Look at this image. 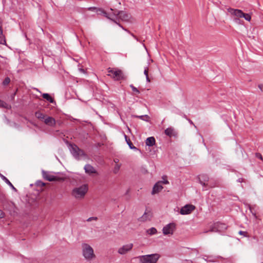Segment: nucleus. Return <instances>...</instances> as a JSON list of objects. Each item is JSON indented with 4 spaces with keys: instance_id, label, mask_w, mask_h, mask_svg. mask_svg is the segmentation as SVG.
I'll use <instances>...</instances> for the list:
<instances>
[{
    "instance_id": "obj_14",
    "label": "nucleus",
    "mask_w": 263,
    "mask_h": 263,
    "mask_svg": "<svg viewBox=\"0 0 263 263\" xmlns=\"http://www.w3.org/2000/svg\"><path fill=\"white\" fill-rule=\"evenodd\" d=\"M164 133L166 135L168 136L169 137H177L178 133L175 130L174 128L173 127H170L167 128L164 130Z\"/></svg>"
},
{
    "instance_id": "obj_36",
    "label": "nucleus",
    "mask_w": 263,
    "mask_h": 263,
    "mask_svg": "<svg viewBox=\"0 0 263 263\" xmlns=\"http://www.w3.org/2000/svg\"><path fill=\"white\" fill-rule=\"evenodd\" d=\"M148 67H146L144 68V74H145V76L146 77H147V76H148Z\"/></svg>"
},
{
    "instance_id": "obj_29",
    "label": "nucleus",
    "mask_w": 263,
    "mask_h": 263,
    "mask_svg": "<svg viewBox=\"0 0 263 263\" xmlns=\"http://www.w3.org/2000/svg\"><path fill=\"white\" fill-rule=\"evenodd\" d=\"M146 232L149 235H153L157 233V230L156 228L153 227L148 229Z\"/></svg>"
},
{
    "instance_id": "obj_30",
    "label": "nucleus",
    "mask_w": 263,
    "mask_h": 263,
    "mask_svg": "<svg viewBox=\"0 0 263 263\" xmlns=\"http://www.w3.org/2000/svg\"><path fill=\"white\" fill-rule=\"evenodd\" d=\"M10 79L7 77L5 78V79L4 80L2 84L4 86H7V85H8L10 83Z\"/></svg>"
},
{
    "instance_id": "obj_34",
    "label": "nucleus",
    "mask_w": 263,
    "mask_h": 263,
    "mask_svg": "<svg viewBox=\"0 0 263 263\" xmlns=\"http://www.w3.org/2000/svg\"><path fill=\"white\" fill-rule=\"evenodd\" d=\"M238 234L241 235H243L245 237H247L248 233L246 231H239Z\"/></svg>"
},
{
    "instance_id": "obj_8",
    "label": "nucleus",
    "mask_w": 263,
    "mask_h": 263,
    "mask_svg": "<svg viewBox=\"0 0 263 263\" xmlns=\"http://www.w3.org/2000/svg\"><path fill=\"white\" fill-rule=\"evenodd\" d=\"M159 254L155 253L141 256V263H156L160 258Z\"/></svg>"
},
{
    "instance_id": "obj_23",
    "label": "nucleus",
    "mask_w": 263,
    "mask_h": 263,
    "mask_svg": "<svg viewBox=\"0 0 263 263\" xmlns=\"http://www.w3.org/2000/svg\"><path fill=\"white\" fill-rule=\"evenodd\" d=\"M124 138L127 144H128L130 149H134L136 151L138 150V148L136 147L135 146H134L130 139L128 138L127 136H126L125 134H124Z\"/></svg>"
},
{
    "instance_id": "obj_7",
    "label": "nucleus",
    "mask_w": 263,
    "mask_h": 263,
    "mask_svg": "<svg viewBox=\"0 0 263 263\" xmlns=\"http://www.w3.org/2000/svg\"><path fill=\"white\" fill-rule=\"evenodd\" d=\"M82 252L84 258L87 260H90L95 257L92 248L87 243L82 245Z\"/></svg>"
},
{
    "instance_id": "obj_38",
    "label": "nucleus",
    "mask_w": 263,
    "mask_h": 263,
    "mask_svg": "<svg viewBox=\"0 0 263 263\" xmlns=\"http://www.w3.org/2000/svg\"><path fill=\"white\" fill-rule=\"evenodd\" d=\"M97 217H89L87 220V221H91V220H97Z\"/></svg>"
},
{
    "instance_id": "obj_35",
    "label": "nucleus",
    "mask_w": 263,
    "mask_h": 263,
    "mask_svg": "<svg viewBox=\"0 0 263 263\" xmlns=\"http://www.w3.org/2000/svg\"><path fill=\"white\" fill-rule=\"evenodd\" d=\"M240 17H236V18H234L233 20H234V21L236 23H237V24H240V23H240L241 21H240Z\"/></svg>"
},
{
    "instance_id": "obj_19",
    "label": "nucleus",
    "mask_w": 263,
    "mask_h": 263,
    "mask_svg": "<svg viewBox=\"0 0 263 263\" xmlns=\"http://www.w3.org/2000/svg\"><path fill=\"white\" fill-rule=\"evenodd\" d=\"M152 217V214L150 211L148 212H146L145 211L143 215L139 218V220L141 221H145L147 220H150Z\"/></svg>"
},
{
    "instance_id": "obj_47",
    "label": "nucleus",
    "mask_w": 263,
    "mask_h": 263,
    "mask_svg": "<svg viewBox=\"0 0 263 263\" xmlns=\"http://www.w3.org/2000/svg\"><path fill=\"white\" fill-rule=\"evenodd\" d=\"M146 81L147 82H151V80H150V79L148 77V76H147V77H146Z\"/></svg>"
},
{
    "instance_id": "obj_16",
    "label": "nucleus",
    "mask_w": 263,
    "mask_h": 263,
    "mask_svg": "<svg viewBox=\"0 0 263 263\" xmlns=\"http://www.w3.org/2000/svg\"><path fill=\"white\" fill-rule=\"evenodd\" d=\"M163 189V186L161 185V182H158L154 185L152 194L154 195L155 194L160 192Z\"/></svg>"
},
{
    "instance_id": "obj_3",
    "label": "nucleus",
    "mask_w": 263,
    "mask_h": 263,
    "mask_svg": "<svg viewBox=\"0 0 263 263\" xmlns=\"http://www.w3.org/2000/svg\"><path fill=\"white\" fill-rule=\"evenodd\" d=\"M70 153L76 159H79L80 157L86 156V154L81 149H80L76 144L69 143L68 145Z\"/></svg>"
},
{
    "instance_id": "obj_31",
    "label": "nucleus",
    "mask_w": 263,
    "mask_h": 263,
    "mask_svg": "<svg viewBox=\"0 0 263 263\" xmlns=\"http://www.w3.org/2000/svg\"><path fill=\"white\" fill-rule=\"evenodd\" d=\"M203 186V191L206 190L207 189L206 187H211L212 186H209L208 183H206L207 182H199Z\"/></svg>"
},
{
    "instance_id": "obj_40",
    "label": "nucleus",
    "mask_w": 263,
    "mask_h": 263,
    "mask_svg": "<svg viewBox=\"0 0 263 263\" xmlns=\"http://www.w3.org/2000/svg\"><path fill=\"white\" fill-rule=\"evenodd\" d=\"M187 120L188 121V122L190 123V124L194 125V127H196V126L195 125V124H194L193 122L191 119L188 118V119H187Z\"/></svg>"
},
{
    "instance_id": "obj_37",
    "label": "nucleus",
    "mask_w": 263,
    "mask_h": 263,
    "mask_svg": "<svg viewBox=\"0 0 263 263\" xmlns=\"http://www.w3.org/2000/svg\"><path fill=\"white\" fill-rule=\"evenodd\" d=\"M5 216V214L4 212L2 210H0V219L4 218Z\"/></svg>"
},
{
    "instance_id": "obj_25",
    "label": "nucleus",
    "mask_w": 263,
    "mask_h": 263,
    "mask_svg": "<svg viewBox=\"0 0 263 263\" xmlns=\"http://www.w3.org/2000/svg\"><path fill=\"white\" fill-rule=\"evenodd\" d=\"M198 179L199 182H208L209 178L207 175L202 174L198 176Z\"/></svg>"
},
{
    "instance_id": "obj_20",
    "label": "nucleus",
    "mask_w": 263,
    "mask_h": 263,
    "mask_svg": "<svg viewBox=\"0 0 263 263\" xmlns=\"http://www.w3.org/2000/svg\"><path fill=\"white\" fill-rule=\"evenodd\" d=\"M0 44L6 45V41L5 35L3 34L2 24L0 22Z\"/></svg>"
},
{
    "instance_id": "obj_5",
    "label": "nucleus",
    "mask_w": 263,
    "mask_h": 263,
    "mask_svg": "<svg viewBox=\"0 0 263 263\" xmlns=\"http://www.w3.org/2000/svg\"><path fill=\"white\" fill-rule=\"evenodd\" d=\"M115 19L117 21L119 20L123 22H129L130 21L132 16L130 14L127 13L124 11H119L115 9Z\"/></svg>"
},
{
    "instance_id": "obj_4",
    "label": "nucleus",
    "mask_w": 263,
    "mask_h": 263,
    "mask_svg": "<svg viewBox=\"0 0 263 263\" xmlns=\"http://www.w3.org/2000/svg\"><path fill=\"white\" fill-rule=\"evenodd\" d=\"M107 70L108 72V75L116 81L126 79V77H125L122 71L120 69H114L109 67L108 68Z\"/></svg>"
},
{
    "instance_id": "obj_33",
    "label": "nucleus",
    "mask_w": 263,
    "mask_h": 263,
    "mask_svg": "<svg viewBox=\"0 0 263 263\" xmlns=\"http://www.w3.org/2000/svg\"><path fill=\"white\" fill-rule=\"evenodd\" d=\"M36 185L38 186L43 187L45 186V183L41 180H38L36 182Z\"/></svg>"
},
{
    "instance_id": "obj_46",
    "label": "nucleus",
    "mask_w": 263,
    "mask_h": 263,
    "mask_svg": "<svg viewBox=\"0 0 263 263\" xmlns=\"http://www.w3.org/2000/svg\"><path fill=\"white\" fill-rule=\"evenodd\" d=\"M182 117L184 118V119H185L186 120H187V119H188L187 116L186 115H185L184 114H183V115H182Z\"/></svg>"
},
{
    "instance_id": "obj_32",
    "label": "nucleus",
    "mask_w": 263,
    "mask_h": 263,
    "mask_svg": "<svg viewBox=\"0 0 263 263\" xmlns=\"http://www.w3.org/2000/svg\"><path fill=\"white\" fill-rule=\"evenodd\" d=\"M129 87L132 88V90L136 92L137 94L140 93V91L136 87H135L133 84H130L129 85Z\"/></svg>"
},
{
    "instance_id": "obj_49",
    "label": "nucleus",
    "mask_w": 263,
    "mask_h": 263,
    "mask_svg": "<svg viewBox=\"0 0 263 263\" xmlns=\"http://www.w3.org/2000/svg\"><path fill=\"white\" fill-rule=\"evenodd\" d=\"M132 36H133L135 39H136L137 40H138L137 37L135 35H134L133 34H132Z\"/></svg>"
},
{
    "instance_id": "obj_42",
    "label": "nucleus",
    "mask_w": 263,
    "mask_h": 263,
    "mask_svg": "<svg viewBox=\"0 0 263 263\" xmlns=\"http://www.w3.org/2000/svg\"><path fill=\"white\" fill-rule=\"evenodd\" d=\"M243 181H244V179L242 178H240L238 179L237 180V181L238 182H240V183L243 182Z\"/></svg>"
},
{
    "instance_id": "obj_21",
    "label": "nucleus",
    "mask_w": 263,
    "mask_h": 263,
    "mask_svg": "<svg viewBox=\"0 0 263 263\" xmlns=\"http://www.w3.org/2000/svg\"><path fill=\"white\" fill-rule=\"evenodd\" d=\"M0 177L4 180L14 192H17V189L13 186L11 182L3 174L0 173Z\"/></svg>"
},
{
    "instance_id": "obj_15",
    "label": "nucleus",
    "mask_w": 263,
    "mask_h": 263,
    "mask_svg": "<svg viewBox=\"0 0 263 263\" xmlns=\"http://www.w3.org/2000/svg\"><path fill=\"white\" fill-rule=\"evenodd\" d=\"M43 122L46 125L50 127H54L56 124L55 120L52 117H46Z\"/></svg>"
},
{
    "instance_id": "obj_27",
    "label": "nucleus",
    "mask_w": 263,
    "mask_h": 263,
    "mask_svg": "<svg viewBox=\"0 0 263 263\" xmlns=\"http://www.w3.org/2000/svg\"><path fill=\"white\" fill-rule=\"evenodd\" d=\"M134 117L147 122L148 121L149 118V117L147 115L142 116L134 115Z\"/></svg>"
},
{
    "instance_id": "obj_48",
    "label": "nucleus",
    "mask_w": 263,
    "mask_h": 263,
    "mask_svg": "<svg viewBox=\"0 0 263 263\" xmlns=\"http://www.w3.org/2000/svg\"><path fill=\"white\" fill-rule=\"evenodd\" d=\"M79 70H80L81 72H83V73H84V72H85V70H84V69L80 68V69H79Z\"/></svg>"
},
{
    "instance_id": "obj_12",
    "label": "nucleus",
    "mask_w": 263,
    "mask_h": 263,
    "mask_svg": "<svg viewBox=\"0 0 263 263\" xmlns=\"http://www.w3.org/2000/svg\"><path fill=\"white\" fill-rule=\"evenodd\" d=\"M195 209V206L192 204H186L180 211L181 215H187L191 213Z\"/></svg>"
},
{
    "instance_id": "obj_17",
    "label": "nucleus",
    "mask_w": 263,
    "mask_h": 263,
    "mask_svg": "<svg viewBox=\"0 0 263 263\" xmlns=\"http://www.w3.org/2000/svg\"><path fill=\"white\" fill-rule=\"evenodd\" d=\"M4 206H5V209L9 211L10 212L14 211L15 206L13 202L7 201L4 203Z\"/></svg>"
},
{
    "instance_id": "obj_39",
    "label": "nucleus",
    "mask_w": 263,
    "mask_h": 263,
    "mask_svg": "<svg viewBox=\"0 0 263 263\" xmlns=\"http://www.w3.org/2000/svg\"><path fill=\"white\" fill-rule=\"evenodd\" d=\"M119 168H120V166H118V165H117V166L115 167V169H114V173L116 174V173L118 172V171H119Z\"/></svg>"
},
{
    "instance_id": "obj_13",
    "label": "nucleus",
    "mask_w": 263,
    "mask_h": 263,
    "mask_svg": "<svg viewBox=\"0 0 263 263\" xmlns=\"http://www.w3.org/2000/svg\"><path fill=\"white\" fill-rule=\"evenodd\" d=\"M133 247V244L130 243L123 246L118 249V252L121 255L125 254L128 251H130Z\"/></svg>"
},
{
    "instance_id": "obj_43",
    "label": "nucleus",
    "mask_w": 263,
    "mask_h": 263,
    "mask_svg": "<svg viewBox=\"0 0 263 263\" xmlns=\"http://www.w3.org/2000/svg\"><path fill=\"white\" fill-rule=\"evenodd\" d=\"M258 88L260 89V90L263 92V85L259 84L258 85Z\"/></svg>"
},
{
    "instance_id": "obj_2",
    "label": "nucleus",
    "mask_w": 263,
    "mask_h": 263,
    "mask_svg": "<svg viewBox=\"0 0 263 263\" xmlns=\"http://www.w3.org/2000/svg\"><path fill=\"white\" fill-rule=\"evenodd\" d=\"M70 153L76 159H79L80 157L86 156V154L81 149H80L76 144L69 143L68 145Z\"/></svg>"
},
{
    "instance_id": "obj_44",
    "label": "nucleus",
    "mask_w": 263,
    "mask_h": 263,
    "mask_svg": "<svg viewBox=\"0 0 263 263\" xmlns=\"http://www.w3.org/2000/svg\"><path fill=\"white\" fill-rule=\"evenodd\" d=\"M102 145H103V144H102V143H97L96 144V147H101Z\"/></svg>"
},
{
    "instance_id": "obj_11",
    "label": "nucleus",
    "mask_w": 263,
    "mask_h": 263,
    "mask_svg": "<svg viewBox=\"0 0 263 263\" xmlns=\"http://www.w3.org/2000/svg\"><path fill=\"white\" fill-rule=\"evenodd\" d=\"M176 229V224L174 222L170 223L163 228L162 232L164 235H172Z\"/></svg>"
},
{
    "instance_id": "obj_1",
    "label": "nucleus",
    "mask_w": 263,
    "mask_h": 263,
    "mask_svg": "<svg viewBox=\"0 0 263 263\" xmlns=\"http://www.w3.org/2000/svg\"><path fill=\"white\" fill-rule=\"evenodd\" d=\"M88 190L87 185L83 184L79 187L74 188L72 191L71 195L77 199L83 198L87 193Z\"/></svg>"
},
{
    "instance_id": "obj_24",
    "label": "nucleus",
    "mask_w": 263,
    "mask_h": 263,
    "mask_svg": "<svg viewBox=\"0 0 263 263\" xmlns=\"http://www.w3.org/2000/svg\"><path fill=\"white\" fill-rule=\"evenodd\" d=\"M42 97L51 103H55L54 99L49 93H44L42 95Z\"/></svg>"
},
{
    "instance_id": "obj_22",
    "label": "nucleus",
    "mask_w": 263,
    "mask_h": 263,
    "mask_svg": "<svg viewBox=\"0 0 263 263\" xmlns=\"http://www.w3.org/2000/svg\"><path fill=\"white\" fill-rule=\"evenodd\" d=\"M156 142L155 139L154 137H150L146 139L145 143L147 146H152L155 145Z\"/></svg>"
},
{
    "instance_id": "obj_41",
    "label": "nucleus",
    "mask_w": 263,
    "mask_h": 263,
    "mask_svg": "<svg viewBox=\"0 0 263 263\" xmlns=\"http://www.w3.org/2000/svg\"><path fill=\"white\" fill-rule=\"evenodd\" d=\"M256 157L260 159H262V156L259 153H256Z\"/></svg>"
},
{
    "instance_id": "obj_45",
    "label": "nucleus",
    "mask_w": 263,
    "mask_h": 263,
    "mask_svg": "<svg viewBox=\"0 0 263 263\" xmlns=\"http://www.w3.org/2000/svg\"><path fill=\"white\" fill-rule=\"evenodd\" d=\"M161 184L162 183L164 184H168L169 183V182L167 180H165L163 181H161Z\"/></svg>"
},
{
    "instance_id": "obj_18",
    "label": "nucleus",
    "mask_w": 263,
    "mask_h": 263,
    "mask_svg": "<svg viewBox=\"0 0 263 263\" xmlns=\"http://www.w3.org/2000/svg\"><path fill=\"white\" fill-rule=\"evenodd\" d=\"M84 170L85 173L89 175L96 173V171L94 167L89 164H87L85 165Z\"/></svg>"
},
{
    "instance_id": "obj_9",
    "label": "nucleus",
    "mask_w": 263,
    "mask_h": 263,
    "mask_svg": "<svg viewBox=\"0 0 263 263\" xmlns=\"http://www.w3.org/2000/svg\"><path fill=\"white\" fill-rule=\"evenodd\" d=\"M99 11L101 12V14L103 15L106 18L109 19L112 22L115 23V24H117L119 27L122 28L123 29L126 30V29H125L118 22H117V21L115 19V9H113L112 8L110 9V12H107L105 10H104L102 9H99Z\"/></svg>"
},
{
    "instance_id": "obj_6",
    "label": "nucleus",
    "mask_w": 263,
    "mask_h": 263,
    "mask_svg": "<svg viewBox=\"0 0 263 263\" xmlns=\"http://www.w3.org/2000/svg\"><path fill=\"white\" fill-rule=\"evenodd\" d=\"M228 11L232 15L236 17H243L247 21H250L251 20V15L250 14L245 13L241 10L230 8L228 9Z\"/></svg>"
},
{
    "instance_id": "obj_26",
    "label": "nucleus",
    "mask_w": 263,
    "mask_h": 263,
    "mask_svg": "<svg viewBox=\"0 0 263 263\" xmlns=\"http://www.w3.org/2000/svg\"><path fill=\"white\" fill-rule=\"evenodd\" d=\"M35 116L36 118L40 120L41 121H43L46 116L44 114L42 113L40 111H37L35 112Z\"/></svg>"
},
{
    "instance_id": "obj_10",
    "label": "nucleus",
    "mask_w": 263,
    "mask_h": 263,
    "mask_svg": "<svg viewBox=\"0 0 263 263\" xmlns=\"http://www.w3.org/2000/svg\"><path fill=\"white\" fill-rule=\"evenodd\" d=\"M42 176L44 179L49 181H63L64 179L58 176L50 174L48 172L43 170L42 172Z\"/></svg>"
},
{
    "instance_id": "obj_28",
    "label": "nucleus",
    "mask_w": 263,
    "mask_h": 263,
    "mask_svg": "<svg viewBox=\"0 0 263 263\" xmlns=\"http://www.w3.org/2000/svg\"><path fill=\"white\" fill-rule=\"evenodd\" d=\"M0 108L9 109L11 108V106L5 101L0 99Z\"/></svg>"
}]
</instances>
